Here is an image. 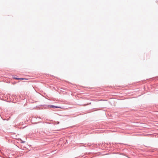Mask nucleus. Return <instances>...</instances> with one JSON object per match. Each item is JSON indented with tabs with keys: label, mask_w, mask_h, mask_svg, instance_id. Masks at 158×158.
Returning <instances> with one entry per match:
<instances>
[{
	"label": "nucleus",
	"mask_w": 158,
	"mask_h": 158,
	"mask_svg": "<svg viewBox=\"0 0 158 158\" xmlns=\"http://www.w3.org/2000/svg\"><path fill=\"white\" fill-rule=\"evenodd\" d=\"M20 78V79L19 80H24V78Z\"/></svg>",
	"instance_id": "obj_3"
},
{
	"label": "nucleus",
	"mask_w": 158,
	"mask_h": 158,
	"mask_svg": "<svg viewBox=\"0 0 158 158\" xmlns=\"http://www.w3.org/2000/svg\"><path fill=\"white\" fill-rule=\"evenodd\" d=\"M48 107H49L52 108H60V107L59 106H53L52 105H49Z\"/></svg>",
	"instance_id": "obj_1"
},
{
	"label": "nucleus",
	"mask_w": 158,
	"mask_h": 158,
	"mask_svg": "<svg viewBox=\"0 0 158 158\" xmlns=\"http://www.w3.org/2000/svg\"><path fill=\"white\" fill-rule=\"evenodd\" d=\"M14 79H16V80H19L20 79V78H17V77H14L13 78Z\"/></svg>",
	"instance_id": "obj_2"
}]
</instances>
